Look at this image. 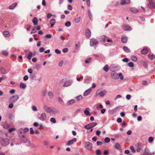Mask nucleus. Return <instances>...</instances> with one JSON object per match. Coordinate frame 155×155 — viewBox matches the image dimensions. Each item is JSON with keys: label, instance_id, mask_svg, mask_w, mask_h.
Listing matches in <instances>:
<instances>
[{"label": "nucleus", "instance_id": "59", "mask_svg": "<svg viewBox=\"0 0 155 155\" xmlns=\"http://www.w3.org/2000/svg\"><path fill=\"white\" fill-rule=\"evenodd\" d=\"M28 72L29 73L32 74V73L33 72V70L29 68L28 70Z\"/></svg>", "mask_w": 155, "mask_h": 155}, {"label": "nucleus", "instance_id": "4", "mask_svg": "<svg viewBox=\"0 0 155 155\" xmlns=\"http://www.w3.org/2000/svg\"><path fill=\"white\" fill-rule=\"evenodd\" d=\"M97 124L96 122H92L85 125L84 127L87 130L89 129L96 126Z\"/></svg>", "mask_w": 155, "mask_h": 155}, {"label": "nucleus", "instance_id": "62", "mask_svg": "<svg viewBox=\"0 0 155 155\" xmlns=\"http://www.w3.org/2000/svg\"><path fill=\"white\" fill-rule=\"evenodd\" d=\"M55 52L57 54H60L61 53V51L58 49L55 50Z\"/></svg>", "mask_w": 155, "mask_h": 155}, {"label": "nucleus", "instance_id": "6", "mask_svg": "<svg viewBox=\"0 0 155 155\" xmlns=\"http://www.w3.org/2000/svg\"><path fill=\"white\" fill-rule=\"evenodd\" d=\"M46 115L45 113H42L40 117H39L38 119L44 121L46 120Z\"/></svg>", "mask_w": 155, "mask_h": 155}, {"label": "nucleus", "instance_id": "11", "mask_svg": "<svg viewBox=\"0 0 155 155\" xmlns=\"http://www.w3.org/2000/svg\"><path fill=\"white\" fill-rule=\"evenodd\" d=\"M91 32L89 29H87L85 31V35L87 38H89L91 36Z\"/></svg>", "mask_w": 155, "mask_h": 155}, {"label": "nucleus", "instance_id": "9", "mask_svg": "<svg viewBox=\"0 0 155 155\" xmlns=\"http://www.w3.org/2000/svg\"><path fill=\"white\" fill-rule=\"evenodd\" d=\"M77 141L76 138H74L72 140H69L67 142V145L68 146H70L73 144L74 142H76Z\"/></svg>", "mask_w": 155, "mask_h": 155}, {"label": "nucleus", "instance_id": "22", "mask_svg": "<svg viewBox=\"0 0 155 155\" xmlns=\"http://www.w3.org/2000/svg\"><path fill=\"white\" fill-rule=\"evenodd\" d=\"M75 100L74 99H71L67 102V104L68 105H70L75 102Z\"/></svg>", "mask_w": 155, "mask_h": 155}, {"label": "nucleus", "instance_id": "54", "mask_svg": "<svg viewBox=\"0 0 155 155\" xmlns=\"http://www.w3.org/2000/svg\"><path fill=\"white\" fill-rule=\"evenodd\" d=\"M130 148L133 153H134L135 152V150L133 146H131L130 147Z\"/></svg>", "mask_w": 155, "mask_h": 155}, {"label": "nucleus", "instance_id": "42", "mask_svg": "<svg viewBox=\"0 0 155 155\" xmlns=\"http://www.w3.org/2000/svg\"><path fill=\"white\" fill-rule=\"evenodd\" d=\"M50 121L51 122L53 123H55L56 122V120L54 117H51L50 119Z\"/></svg>", "mask_w": 155, "mask_h": 155}, {"label": "nucleus", "instance_id": "21", "mask_svg": "<svg viewBox=\"0 0 155 155\" xmlns=\"http://www.w3.org/2000/svg\"><path fill=\"white\" fill-rule=\"evenodd\" d=\"M150 150L147 147H146L145 149L144 152L143 153V154L145 155H149L150 154Z\"/></svg>", "mask_w": 155, "mask_h": 155}, {"label": "nucleus", "instance_id": "56", "mask_svg": "<svg viewBox=\"0 0 155 155\" xmlns=\"http://www.w3.org/2000/svg\"><path fill=\"white\" fill-rule=\"evenodd\" d=\"M121 97V96L120 95L118 94L114 98V100H116L117 99L119 98H120Z\"/></svg>", "mask_w": 155, "mask_h": 155}, {"label": "nucleus", "instance_id": "25", "mask_svg": "<svg viewBox=\"0 0 155 155\" xmlns=\"http://www.w3.org/2000/svg\"><path fill=\"white\" fill-rule=\"evenodd\" d=\"M107 36L105 35H102L101 36L100 39L101 40L104 42H105Z\"/></svg>", "mask_w": 155, "mask_h": 155}, {"label": "nucleus", "instance_id": "44", "mask_svg": "<svg viewBox=\"0 0 155 155\" xmlns=\"http://www.w3.org/2000/svg\"><path fill=\"white\" fill-rule=\"evenodd\" d=\"M128 65L129 67L132 68L134 67V64L133 62H130L128 63Z\"/></svg>", "mask_w": 155, "mask_h": 155}, {"label": "nucleus", "instance_id": "34", "mask_svg": "<svg viewBox=\"0 0 155 155\" xmlns=\"http://www.w3.org/2000/svg\"><path fill=\"white\" fill-rule=\"evenodd\" d=\"M81 20V17H79L78 18H75L74 21L76 23L79 22Z\"/></svg>", "mask_w": 155, "mask_h": 155}, {"label": "nucleus", "instance_id": "16", "mask_svg": "<svg viewBox=\"0 0 155 155\" xmlns=\"http://www.w3.org/2000/svg\"><path fill=\"white\" fill-rule=\"evenodd\" d=\"M130 2V0H121L120 4L123 5L125 4H128Z\"/></svg>", "mask_w": 155, "mask_h": 155}, {"label": "nucleus", "instance_id": "35", "mask_svg": "<svg viewBox=\"0 0 155 155\" xmlns=\"http://www.w3.org/2000/svg\"><path fill=\"white\" fill-rule=\"evenodd\" d=\"M48 95L50 99H52L53 97V94L52 92L49 91L48 92Z\"/></svg>", "mask_w": 155, "mask_h": 155}, {"label": "nucleus", "instance_id": "23", "mask_svg": "<svg viewBox=\"0 0 155 155\" xmlns=\"http://www.w3.org/2000/svg\"><path fill=\"white\" fill-rule=\"evenodd\" d=\"M0 70L1 71V73L3 74H7L8 73L7 71L3 68H1Z\"/></svg>", "mask_w": 155, "mask_h": 155}, {"label": "nucleus", "instance_id": "61", "mask_svg": "<svg viewBox=\"0 0 155 155\" xmlns=\"http://www.w3.org/2000/svg\"><path fill=\"white\" fill-rule=\"evenodd\" d=\"M28 78V76L26 75L23 77V80L25 81H27Z\"/></svg>", "mask_w": 155, "mask_h": 155}, {"label": "nucleus", "instance_id": "18", "mask_svg": "<svg viewBox=\"0 0 155 155\" xmlns=\"http://www.w3.org/2000/svg\"><path fill=\"white\" fill-rule=\"evenodd\" d=\"M17 3H14L10 5L8 7V8L11 10H13L15 8V7L17 6Z\"/></svg>", "mask_w": 155, "mask_h": 155}, {"label": "nucleus", "instance_id": "27", "mask_svg": "<svg viewBox=\"0 0 155 155\" xmlns=\"http://www.w3.org/2000/svg\"><path fill=\"white\" fill-rule=\"evenodd\" d=\"M3 35L7 37H8L10 36V33L8 31H5L3 32Z\"/></svg>", "mask_w": 155, "mask_h": 155}, {"label": "nucleus", "instance_id": "29", "mask_svg": "<svg viewBox=\"0 0 155 155\" xmlns=\"http://www.w3.org/2000/svg\"><path fill=\"white\" fill-rule=\"evenodd\" d=\"M123 49L124 51L127 53H130L131 51L130 49L127 46H125L123 47Z\"/></svg>", "mask_w": 155, "mask_h": 155}, {"label": "nucleus", "instance_id": "36", "mask_svg": "<svg viewBox=\"0 0 155 155\" xmlns=\"http://www.w3.org/2000/svg\"><path fill=\"white\" fill-rule=\"evenodd\" d=\"M130 57L131 60L134 61H136L137 60V57L134 55H132Z\"/></svg>", "mask_w": 155, "mask_h": 155}, {"label": "nucleus", "instance_id": "32", "mask_svg": "<svg viewBox=\"0 0 155 155\" xmlns=\"http://www.w3.org/2000/svg\"><path fill=\"white\" fill-rule=\"evenodd\" d=\"M109 68L107 64L105 65L103 68L104 70L106 72H107L109 70Z\"/></svg>", "mask_w": 155, "mask_h": 155}, {"label": "nucleus", "instance_id": "2", "mask_svg": "<svg viewBox=\"0 0 155 155\" xmlns=\"http://www.w3.org/2000/svg\"><path fill=\"white\" fill-rule=\"evenodd\" d=\"M9 140L8 138L0 137V143L2 146H6L9 144Z\"/></svg>", "mask_w": 155, "mask_h": 155}, {"label": "nucleus", "instance_id": "64", "mask_svg": "<svg viewBox=\"0 0 155 155\" xmlns=\"http://www.w3.org/2000/svg\"><path fill=\"white\" fill-rule=\"evenodd\" d=\"M15 92V90L14 89H12L9 91L10 93L11 94H14Z\"/></svg>", "mask_w": 155, "mask_h": 155}, {"label": "nucleus", "instance_id": "12", "mask_svg": "<svg viewBox=\"0 0 155 155\" xmlns=\"http://www.w3.org/2000/svg\"><path fill=\"white\" fill-rule=\"evenodd\" d=\"M111 74V77L114 79H117L118 78V74L116 72H112Z\"/></svg>", "mask_w": 155, "mask_h": 155}, {"label": "nucleus", "instance_id": "24", "mask_svg": "<svg viewBox=\"0 0 155 155\" xmlns=\"http://www.w3.org/2000/svg\"><path fill=\"white\" fill-rule=\"evenodd\" d=\"M55 23V20L54 19H51L50 21V24L51 25V27L52 28Z\"/></svg>", "mask_w": 155, "mask_h": 155}, {"label": "nucleus", "instance_id": "28", "mask_svg": "<svg viewBox=\"0 0 155 155\" xmlns=\"http://www.w3.org/2000/svg\"><path fill=\"white\" fill-rule=\"evenodd\" d=\"M130 10L132 12L134 13H137L138 11V10L135 7L131 8L130 9Z\"/></svg>", "mask_w": 155, "mask_h": 155}, {"label": "nucleus", "instance_id": "55", "mask_svg": "<svg viewBox=\"0 0 155 155\" xmlns=\"http://www.w3.org/2000/svg\"><path fill=\"white\" fill-rule=\"evenodd\" d=\"M58 101L60 103H62L63 102V101L62 100V99L60 97H58Z\"/></svg>", "mask_w": 155, "mask_h": 155}, {"label": "nucleus", "instance_id": "58", "mask_svg": "<svg viewBox=\"0 0 155 155\" xmlns=\"http://www.w3.org/2000/svg\"><path fill=\"white\" fill-rule=\"evenodd\" d=\"M51 37L52 35L51 34H47L45 35V37L47 38H50Z\"/></svg>", "mask_w": 155, "mask_h": 155}, {"label": "nucleus", "instance_id": "41", "mask_svg": "<svg viewBox=\"0 0 155 155\" xmlns=\"http://www.w3.org/2000/svg\"><path fill=\"white\" fill-rule=\"evenodd\" d=\"M91 58H87L85 60V62L86 63H89L90 62V61H91L92 59Z\"/></svg>", "mask_w": 155, "mask_h": 155}, {"label": "nucleus", "instance_id": "14", "mask_svg": "<svg viewBox=\"0 0 155 155\" xmlns=\"http://www.w3.org/2000/svg\"><path fill=\"white\" fill-rule=\"evenodd\" d=\"M73 82L72 81H68L65 82L63 85L64 87H67L70 86Z\"/></svg>", "mask_w": 155, "mask_h": 155}, {"label": "nucleus", "instance_id": "43", "mask_svg": "<svg viewBox=\"0 0 155 155\" xmlns=\"http://www.w3.org/2000/svg\"><path fill=\"white\" fill-rule=\"evenodd\" d=\"M35 77V74H30V78L31 80H33L34 79Z\"/></svg>", "mask_w": 155, "mask_h": 155}, {"label": "nucleus", "instance_id": "20", "mask_svg": "<svg viewBox=\"0 0 155 155\" xmlns=\"http://www.w3.org/2000/svg\"><path fill=\"white\" fill-rule=\"evenodd\" d=\"M115 147L116 149L120 151H121V147L120 144L118 143H116L115 145Z\"/></svg>", "mask_w": 155, "mask_h": 155}, {"label": "nucleus", "instance_id": "8", "mask_svg": "<svg viewBox=\"0 0 155 155\" xmlns=\"http://www.w3.org/2000/svg\"><path fill=\"white\" fill-rule=\"evenodd\" d=\"M19 98V96L18 95L13 96L10 98V100L12 102L14 103Z\"/></svg>", "mask_w": 155, "mask_h": 155}, {"label": "nucleus", "instance_id": "50", "mask_svg": "<svg viewBox=\"0 0 155 155\" xmlns=\"http://www.w3.org/2000/svg\"><path fill=\"white\" fill-rule=\"evenodd\" d=\"M88 14L91 20V19L92 18V15L91 14V12L90 10H89L88 11Z\"/></svg>", "mask_w": 155, "mask_h": 155}, {"label": "nucleus", "instance_id": "51", "mask_svg": "<svg viewBox=\"0 0 155 155\" xmlns=\"http://www.w3.org/2000/svg\"><path fill=\"white\" fill-rule=\"evenodd\" d=\"M120 77V79L122 80L124 78V77L122 76V74L121 73H120L118 74V78Z\"/></svg>", "mask_w": 155, "mask_h": 155}, {"label": "nucleus", "instance_id": "3", "mask_svg": "<svg viewBox=\"0 0 155 155\" xmlns=\"http://www.w3.org/2000/svg\"><path fill=\"white\" fill-rule=\"evenodd\" d=\"M107 93V91L105 90L99 91V90H97L96 93L95 94L96 96L99 95L101 97H104Z\"/></svg>", "mask_w": 155, "mask_h": 155}, {"label": "nucleus", "instance_id": "49", "mask_svg": "<svg viewBox=\"0 0 155 155\" xmlns=\"http://www.w3.org/2000/svg\"><path fill=\"white\" fill-rule=\"evenodd\" d=\"M32 109L34 111H35L38 110V109L35 106H33L32 107Z\"/></svg>", "mask_w": 155, "mask_h": 155}, {"label": "nucleus", "instance_id": "37", "mask_svg": "<svg viewBox=\"0 0 155 155\" xmlns=\"http://www.w3.org/2000/svg\"><path fill=\"white\" fill-rule=\"evenodd\" d=\"M80 45V44L79 42H78V44H77L75 46V48L76 50H78Z\"/></svg>", "mask_w": 155, "mask_h": 155}, {"label": "nucleus", "instance_id": "63", "mask_svg": "<svg viewBox=\"0 0 155 155\" xmlns=\"http://www.w3.org/2000/svg\"><path fill=\"white\" fill-rule=\"evenodd\" d=\"M45 50V49L43 47L40 48L39 49V51L40 52H43Z\"/></svg>", "mask_w": 155, "mask_h": 155}, {"label": "nucleus", "instance_id": "57", "mask_svg": "<svg viewBox=\"0 0 155 155\" xmlns=\"http://www.w3.org/2000/svg\"><path fill=\"white\" fill-rule=\"evenodd\" d=\"M15 130V129L14 128H10L9 130V132L10 133H12V132L13 131Z\"/></svg>", "mask_w": 155, "mask_h": 155}, {"label": "nucleus", "instance_id": "31", "mask_svg": "<svg viewBox=\"0 0 155 155\" xmlns=\"http://www.w3.org/2000/svg\"><path fill=\"white\" fill-rule=\"evenodd\" d=\"M20 87L21 88L24 89L26 87V84L21 82L20 84Z\"/></svg>", "mask_w": 155, "mask_h": 155}, {"label": "nucleus", "instance_id": "7", "mask_svg": "<svg viewBox=\"0 0 155 155\" xmlns=\"http://www.w3.org/2000/svg\"><path fill=\"white\" fill-rule=\"evenodd\" d=\"M85 146L86 148L89 150H91L92 148V143L89 142L86 143L85 144Z\"/></svg>", "mask_w": 155, "mask_h": 155}, {"label": "nucleus", "instance_id": "26", "mask_svg": "<svg viewBox=\"0 0 155 155\" xmlns=\"http://www.w3.org/2000/svg\"><path fill=\"white\" fill-rule=\"evenodd\" d=\"M127 38L126 36H124L122 37L121 41L124 43H125L127 42Z\"/></svg>", "mask_w": 155, "mask_h": 155}, {"label": "nucleus", "instance_id": "60", "mask_svg": "<svg viewBox=\"0 0 155 155\" xmlns=\"http://www.w3.org/2000/svg\"><path fill=\"white\" fill-rule=\"evenodd\" d=\"M30 133L31 134H34V131H33L32 128L31 127L30 128Z\"/></svg>", "mask_w": 155, "mask_h": 155}, {"label": "nucleus", "instance_id": "13", "mask_svg": "<svg viewBox=\"0 0 155 155\" xmlns=\"http://www.w3.org/2000/svg\"><path fill=\"white\" fill-rule=\"evenodd\" d=\"M92 90L91 87H90L89 88L86 90L83 94V95L84 96H86L88 95L91 92Z\"/></svg>", "mask_w": 155, "mask_h": 155}, {"label": "nucleus", "instance_id": "17", "mask_svg": "<svg viewBox=\"0 0 155 155\" xmlns=\"http://www.w3.org/2000/svg\"><path fill=\"white\" fill-rule=\"evenodd\" d=\"M124 29L125 31H130L131 30V27L127 25H124Z\"/></svg>", "mask_w": 155, "mask_h": 155}, {"label": "nucleus", "instance_id": "52", "mask_svg": "<svg viewBox=\"0 0 155 155\" xmlns=\"http://www.w3.org/2000/svg\"><path fill=\"white\" fill-rule=\"evenodd\" d=\"M105 142L108 143L110 141V139L108 137H106L104 140Z\"/></svg>", "mask_w": 155, "mask_h": 155}, {"label": "nucleus", "instance_id": "47", "mask_svg": "<svg viewBox=\"0 0 155 155\" xmlns=\"http://www.w3.org/2000/svg\"><path fill=\"white\" fill-rule=\"evenodd\" d=\"M153 140L154 139L153 137H150L148 138L149 142L151 143Z\"/></svg>", "mask_w": 155, "mask_h": 155}, {"label": "nucleus", "instance_id": "15", "mask_svg": "<svg viewBox=\"0 0 155 155\" xmlns=\"http://www.w3.org/2000/svg\"><path fill=\"white\" fill-rule=\"evenodd\" d=\"M90 109L89 108H86L84 110V114L87 116H90L91 115L90 113L89 112V110Z\"/></svg>", "mask_w": 155, "mask_h": 155}, {"label": "nucleus", "instance_id": "30", "mask_svg": "<svg viewBox=\"0 0 155 155\" xmlns=\"http://www.w3.org/2000/svg\"><path fill=\"white\" fill-rule=\"evenodd\" d=\"M148 52V50L146 48H143L141 51V53L142 54H145Z\"/></svg>", "mask_w": 155, "mask_h": 155}, {"label": "nucleus", "instance_id": "19", "mask_svg": "<svg viewBox=\"0 0 155 155\" xmlns=\"http://www.w3.org/2000/svg\"><path fill=\"white\" fill-rule=\"evenodd\" d=\"M32 22L35 25H37L38 24V19L37 17H34L32 20Z\"/></svg>", "mask_w": 155, "mask_h": 155}, {"label": "nucleus", "instance_id": "45", "mask_svg": "<svg viewBox=\"0 0 155 155\" xmlns=\"http://www.w3.org/2000/svg\"><path fill=\"white\" fill-rule=\"evenodd\" d=\"M96 153L97 155H100L101 154V150L99 149H97L96 151Z\"/></svg>", "mask_w": 155, "mask_h": 155}, {"label": "nucleus", "instance_id": "5", "mask_svg": "<svg viewBox=\"0 0 155 155\" xmlns=\"http://www.w3.org/2000/svg\"><path fill=\"white\" fill-rule=\"evenodd\" d=\"M98 43L97 40L94 38H92L90 40V45L92 47L94 45H97Z\"/></svg>", "mask_w": 155, "mask_h": 155}, {"label": "nucleus", "instance_id": "1", "mask_svg": "<svg viewBox=\"0 0 155 155\" xmlns=\"http://www.w3.org/2000/svg\"><path fill=\"white\" fill-rule=\"evenodd\" d=\"M43 108L47 113L52 115H55L59 113V110L57 108L53 107H48L45 105L43 106Z\"/></svg>", "mask_w": 155, "mask_h": 155}, {"label": "nucleus", "instance_id": "40", "mask_svg": "<svg viewBox=\"0 0 155 155\" xmlns=\"http://www.w3.org/2000/svg\"><path fill=\"white\" fill-rule=\"evenodd\" d=\"M75 99L77 101H79L82 99V97L81 95H80L76 97Z\"/></svg>", "mask_w": 155, "mask_h": 155}, {"label": "nucleus", "instance_id": "53", "mask_svg": "<svg viewBox=\"0 0 155 155\" xmlns=\"http://www.w3.org/2000/svg\"><path fill=\"white\" fill-rule=\"evenodd\" d=\"M68 51V49L67 48H65L62 49V51L64 53H66Z\"/></svg>", "mask_w": 155, "mask_h": 155}, {"label": "nucleus", "instance_id": "48", "mask_svg": "<svg viewBox=\"0 0 155 155\" xmlns=\"http://www.w3.org/2000/svg\"><path fill=\"white\" fill-rule=\"evenodd\" d=\"M149 57L150 59L152 60L155 57V55L153 54H149Z\"/></svg>", "mask_w": 155, "mask_h": 155}, {"label": "nucleus", "instance_id": "33", "mask_svg": "<svg viewBox=\"0 0 155 155\" xmlns=\"http://www.w3.org/2000/svg\"><path fill=\"white\" fill-rule=\"evenodd\" d=\"M9 119L11 122H12L14 121V116L12 115H11L9 117Z\"/></svg>", "mask_w": 155, "mask_h": 155}, {"label": "nucleus", "instance_id": "38", "mask_svg": "<svg viewBox=\"0 0 155 155\" xmlns=\"http://www.w3.org/2000/svg\"><path fill=\"white\" fill-rule=\"evenodd\" d=\"M33 55L32 53L31 52H29L28 56V58L29 60H30L31 59V58L32 57V56Z\"/></svg>", "mask_w": 155, "mask_h": 155}, {"label": "nucleus", "instance_id": "46", "mask_svg": "<svg viewBox=\"0 0 155 155\" xmlns=\"http://www.w3.org/2000/svg\"><path fill=\"white\" fill-rule=\"evenodd\" d=\"M71 24L70 22L68 21L65 23V25L66 27H69L71 25Z\"/></svg>", "mask_w": 155, "mask_h": 155}, {"label": "nucleus", "instance_id": "39", "mask_svg": "<svg viewBox=\"0 0 155 155\" xmlns=\"http://www.w3.org/2000/svg\"><path fill=\"white\" fill-rule=\"evenodd\" d=\"M2 53L3 55L5 56H7L8 54V52L6 51H2Z\"/></svg>", "mask_w": 155, "mask_h": 155}, {"label": "nucleus", "instance_id": "10", "mask_svg": "<svg viewBox=\"0 0 155 155\" xmlns=\"http://www.w3.org/2000/svg\"><path fill=\"white\" fill-rule=\"evenodd\" d=\"M147 6L150 9L155 8V3L153 1L149 2V3L147 5Z\"/></svg>", "mask_w": 155, "mask_h": 155}]
</instances>
